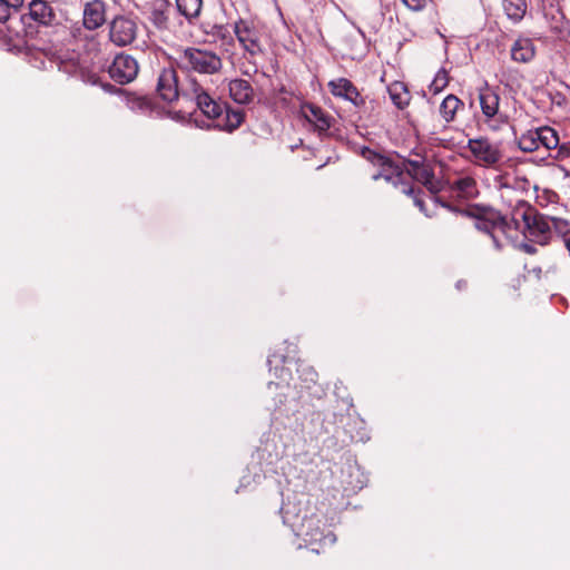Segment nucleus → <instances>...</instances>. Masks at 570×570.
Returning <instances> with one entry per match:
<instances>
[{
	"label": "nucleus",
	"mask_w": 570,
	"mask_h": 570,
	"mask_svg": "<svg viewBox=\"0 0 570 570\" xmlns=\"http://www.w3.org/2000/svg\"><path fill=\"white\" fill-rule=\"evenodd\" d=\"M157 92L160 98L171 102L179 97V88L176 71L173 68L164 69L158 77ZM181 96L195 101L197 108L208 118H217L222 115V107L216 102L197 82L195 78H189L180 89Z\"/></svg>",
	"instance_id": "obj_1"
},
{
	"label": "nucleus",
	"mask_w": 570,
	"mask_h": 570,
	"mask_svg": "<svg viewBox=\"0 0 570 570\" xmlns=\"http://www.w3.org/2000/svg\"><path fill=\"white\" fill-rule=\"evenodd\" d=\"M462 215L473 219L475 229L489 235L495 249L503 248L508 223L499 212L490 207L472 206Z\"/></svg>",
	"instance_id": "obj_2"
},
{
	"label": "nucleus",
	"mask_w": 570,
	"mask_h": 570,
	"mask_svg": "<svg viewBox=\"0 0 570 570\" xmlns=\"http://www.w3.org/2000/svg\"><path fill=\"white\" fill-rule=\"evenodd\" d=\"M178 66L198 73L214 75L223 67L220 57L214 51L188 47L178 52Z\"/></svg>",
	"instance_id": "obj_3"
},
{
	"label": "nucleus",
	"mask_w": 570,
	"mask_h": 570,
	"mask_svg": "<svg viewBox=\"0 0 570 570\" xmlns=\"http://www.w3.org/2000/svg\"><path fill=\"white\" fill-rule=\"evenodd\" d=\"M466 150L473 164L487 168L497 166L503 157L500 144L484 137L469 139Z\"/></svg>",
	"instance_id": "obj_4"
},
{
	"label": "nucleus",
	"mask_w": 570,
	"mask_h": 570,
	"mask_svg": "<svg viewBox=\"0 0 570 570\" xmlns=\"http://www.w3.org/2000/svg\"><path fill=\"white\" fill-rule=\"evenodd\" d=\"M234 32L239 45L249 56L263 53L261 32L253 23L240 19L235 22Z\"/></svg>",
	"instance_id": "obj_5"
},
{
	"label": "nucleus",
	"mask_w": 570,
	"mask_h": 570,
	"mask_svg": "<svg viewBox=\"0 0 570 570\" xmlns=\"http://www.w3.org/2000/svg\"><path fill=\"white\" fill-rule=\"evenodd\" d=\"M523 219L529 233V236L541 245L548 244L552 236V222L550 216L527 212L523 214Z\"/></svg>",
	"instance_id": "obj_6"
},
{
	"label": "nucleus",
	"mask_w": 570,
	"mask_h": 570,
	"mask_svg": "<svg viewBox=\"0 0 570 570\" xmlns=\"http://www.w3.org/2000/svg\"><path fill=\"white\" fill-rule=\"evenodd\" d=\"M137 36L136 22L127 17H116L110 23L109 37L117 46L130 45Z\"/></svg>",
	"instance_id": "obj_7"
},
{
	"label": "nucleus",
	"mask_w": 570,
	"mask_h": 570,
	"mask_svg": "<svg viewBox=\"0 0 570 570\" xmlns=\"http://www.w3.org/2000/svg\"><path fill=\"white\" fill-rule=\"evenodd\" d=\"M479 101L484 120L490 125L491 128L497 129L498 126L490 122L498 120L503 121L502 115L499 114L500 97L498 92L485 85L479 90Z\"/></svg>",
	"instance_id": "obj_8"
},
{
	"label": "nucleus",
	"mask_w": 570,
	"mask_h": 570,
	"mask_svg": "<svg viewBox=\"0 0 570 570\" xmlns=\"http://www.w3.org/2000/svg\"><path fill=\"white\" fill-rule=\"evenodd\" d=\"M138 73L137 61L128 55H118L109 67L110 77L120 82L127 83L136 78Z\"/></svg>",
	"instance_id": "obj_9"
},
{
	"label": "nucleus",
	"mask_w": 570,
	"mask_h": 570,
	"mask_svg": "<svg viewBox=\"0 0 570 570\" xmlns=\"http://www.w3.org/2000/svg\"><path fill=\"white\" fill-rule=\"evenodd\" d=\"M301 114L320 132H325L331 128L332 117L313 104L302 105Z\"/></svg>",
	"instance_id": "obj_10"
},
{
	"label": "nucleus",
	"mask_w": 570,
	"mask_h": 570,
	"mask_svg": "<svg viewBox=\"0 0 570 570\" xmlns=\"http://www.w3.org/2000/svg\"><path fill=\"white\" fill-rule=\"evenodd\" d=\"M330 91L333 96L351 101L355 106L363 104L356 87L346 78L333 79L328 82Z\"/></svg>",
	"instance_id": "obj_11"
},
{
	"label": "nucleus",
	"mask_w": 570,
	"mask_h": 570,
	"mask_svg": "<svg viewBox=\"0 0 570 570\" xmlns=\"http://www.w3.org/2000/svg\"><path fill=\"white\" fill-rule=\"evenodd\" d=\"M406 171L412 178L425 185L430 190L434 189V176L431 166L424 160H409Z\"/></svg>",
	"instance_id": "obj_12"
},
{
	"label": "nucleus",
	"mask_w": 570,
	"mask_h": 570,
	"mask_svg": "<svg viewBox=\"0 0 570 570\" xmlns=\"http://www.w3.org/2000/svg\"><path fill=\"white\" fill-rule=\"evenodd\" d=\"M105 22V6L95 0L86 4L83 10V24L89 30H95Z\"/></svg>",
	"instance_id": "obj_13"
},
{
	"label": "nucleus",
	"mask_w": 570,
	"mask_h": 570,
	"mask_svg": "<svg viewBox=\"0 0 570 570\" xmlns=\"http://www.w3.org/2000/svg\"><path fill=\"white\" fill-rule=\"evenodd\" d=\"M535 56V47L529 38H518L511 47V58L515 62L528 63Z\"/></svg>",
	"instance_id": "obj_14"
},
{
	"label": "nucleus",
	"mask_w": 570,
	"mask_h": 570,
	"mask_svg": "<svg viewBox=\"0 0 570 570\" xmlns=\"http://www.w3.org/2000/svg\"><path fill=\"white\" fill-rule=\"evenodd\" d=\"M230 98L240 105L248 104L254 98V90L245 79H234L229 82Z\"/></svg>",
	"instance_id": "obj_15"
},
{
	"label": "nucleus",
	"mask_w": 570,
	"mask_h": 570,
	"mask_svg": "<svg viewBox=\"0 0 570 570\" xmlns=\"http://www.w3.org/2000/svg\"><path fill=\"white\" fill-rule=\"evenodd\" d=\"M30 18L41 24L48 26L52 22L55 14L48 2L33 0L29 4Z\"/></svg>",
	"instance_id": "obj_16"
},
{
	"label": "nucleus",
	"mask_w": 570,
	"mask_h": 570,
	"mask_svg": "<svg viewBox=\"0 0 570 570\" xmlns=\"http://www.w3.org/2000/svg\"><path fill=\"white\" fill-rule=\"evenodd\" d=\"M453 190L458 194V196L472 199L479 195L476 180L471 176H461L453 183Z\"/></svg>",
	"instance_id": "obj_17"
},
{
	"label": "nucleus",
	"mask_w": 570,
	"mask_h": 570,
	"mask_svg": "<svg viewBox=\"0 0 570 570\" xmlns=\"http://www.w3.org/2000/svg\"><path fill=\"white\" fill-rule=\"evenodd\" d=\"M392 102L399 108H405L411 100V94L404 82L394 81L387 87Z\"/></svg>",
	"instance_id": "obj_18"
},
{
	"label": "nucleus",
	"mask_w": 570,
	"mask_h": 570,
	"mask_svg": "<svg viewBox=\"0 0 570 570\" xmlns=\"http://www.w3.org/2000/svg\"><path fill=\"white\" fill-rule=\"evenodd\" d=\"M379 178H384L395 188H400L403 194L411 195L414 191L412 187H407L406 184L403 183V174L393 169L391 166L384 167L383 173L373 175V179L377 180Z\"/></svg>",
	"instance_id": "obj_19"
},
{
	"label": "nucleus",
	"mask_w": 570,
	"mask_h": 570,
	"mask_svg": "<svg viewBox=\"0 0 570 570\" xmlns=\"http://www.w3.org/2000/svg\"><path fill=\"white\" fill-rule=\"evenodd\" d=\"M170 4L165 0H158L151 10L150 20L158 29H166L169 21Z\"/></svg>",
	"instance_id": "obj_20"
},
{
	"label": "nucleus",
	"mask_w": 570,
	"mask_h": 570,
	"mask_svg": "<svg viewBox=\"0 0 570 570\" xmlns=\"http://www.w3.org/2000/svg\"><path fill=\"white\" fill-rule=\"evenodd\" d=\"M502 6L507 17L513 22L521 21L528 8L525 0H502Z\"/></svg>",
	"instance_id": "obj_21"
},
{
	"label": "nucleus",
	"mask_w": 570,
	"mask_h": 570,
	"mask_svg": "<svg viewBox=\"0 0 570 570\" xmlns=\"http://www.w3.org/2000/svg\"><path fill=\"white\" fill-rule=\"evenodd\" d=\"M463 106L462 101L454 95H448L440 105V115L445 122L455 119L456 111Z\"/></svg>",
	"instance_id": "obj_22"
},
{
	"label": "nucleus",
	"mask_w": 570,
	"mask_h": 570,
	"mask_svg": "<svg viewBox=\"0 0 570 570\" xmlns=\"http://www.w3.org/2000/svg\"><path fill=\"white\" fill-rule=\"evenodd\" d=\"M178 11L188 20L198 17L202 10V0H176Z\"/></svg>",
	"instance_id": "obj_23"
},
{
	"label": "nucleus",
	"mask_w": 570,
	"mask_h": 570,
	"mask_svg": "<svg viewBox=\"0 0 570 570\" xmlns=\"http://www.w3.org/2000/svg\"><path fill=\"white\" fill-rule=\"evenodd\" d=\"M537 134L540 135L538 137L539 146L544 147L546 149H553L559 144V137L554 129L550 127H541L535 129Z\"/></svg>",
	"instance_id": "obj_24"
},
{
	"label": "nucleus",
	"mask_w": 570,
	"mask_h": 570,
	"mask_svg": "<svg viewBox=\"0 0 570 570\" xmlns=\"http://www.w3.org/2000/svg\"><path fill=\"white\" fill-rule=\"evenodd\" d=\"M538 137L540 135L537 134L535 129L521 135L518 141L520 149L527 153L538 150L540 148Z\"/></svg>",
	"instance_id": "obj_25"
},
{
	"label": "nucleus",
	"mask_w": 570,
	"mask_h": 570,
	"mask_svg": "<svg viewBox=\"0 0 570 570\" xmlns=\"http://www.w3.org/2000/svg\"><path fill=\"white\" fill-rule=\"evenodd\" d=\"M448 72L445 69H440L430 85V90L433 94H439L448 86Z\"/></svg>",
	"instance_id": "obj_26"
},
{
	"label": "nucleus",
	"mask_w": 570,
	"mask_h": 570,
	"mask_svg": "<svg viewBox=\"0 0 570 570\" xmlns=\"http://www.w3.org/2000/svg\"><path fill=\"white\" fill-rule=\"evenodd\" d=\"M244 119V112L243 110L236 109V110H228L227 111V127L228 130H234L237 127L240 126Z\"/></svg>",
	"instance_id": "obj_27"
},
{
	"label": "nucleus",
	"mask_w": 570,
	"mask_h": 570,
	"mask_svg": "<svg viewBox=\"0 0 570 570\" xmlns=\"http://www.w3.org/2000/svg\"><path fill=\"white\" fill-rule=\"evenodd\" d=\"M551 222H552V233L556 232L557 234H560V235H564L568 233V222L562 219V218H558V217H550Z\"/></svg>",
	"instance_id": "obj_28"
},
{
	"label": "nucleus",
	"mask_w": 570,
	"mask_h": 570,
	"mask_svg": "<svg viewBox=\"0 0 570 570\" xmlns=\"http://www.w3.org/2000/svg\"><path fill=\"white\" fill-rule=\"evenodd\" d=\"M402 2L412 10H421L425 7L428 0H402Z\"/></svg>",
	"instance_id": "obj_29"
},
{
	"label": "nucleus",
	"mask_w": 570,
	"mask_h": 570,
	"mask_svg": "<svg viewBox=\"0 0 570 570\" xmlns=\"http://www.w3.org/2000/svg\"><path fill=\"white\" fill-rule=\"evenodd\" d=\"M11 12L4 0H0V22H4L9 19Z\"/></svg>",
	"instance_id": "obj_30"
},
{
	"label": "nucleus",
	"mask_w": 570,
	"mask_h": 570,
	"mask_svg": "<svg viewBox=\"0 0 570 570\" xmlns=\"http://www.w3.org/2000/svg\"><path fill=\"white\" fill-rule=\"evenodd\" d=\"M8 4L10 12L17 11L22 4L23 0H4Z\"/></svg>",
	"instance_id": "obj_31"
},
{
	"label": "nucleus",
	"mask_w": 570,
	"mask_h": 570,
	"mask_svg": "<svg viewBox=\"0 0 570 570\" xmlns=\"http://www.w3.org/2000/svg\"><path fill=\"white\" fill-rule=\"evenodd\" d=\"M304 374H305V381H311V382H314L317 374L315 373V371L313 368H305L304 370Z\"/></svg>",
	"instance_id": "obj_32"
},
{
	"label": "nucleus",
	"mask_w": 570,
	"mask_h": 570,
	"mask_svg": "<svg viewBox=\"0 0 570 570\" xmlns=\"http://www.w3.org/2000/svg\"><path fill=\"white\" fill-rule=\"evenodd\" d=\"M414 204L420 208L421 212L425 213V215H428V213L425 212V203L423 199H421L420 197L415 196L414 197Z\"/></svg>",
	"instance_id": "obj_33"
},
{
	"label": "nucleus",
	"mask_w": 570,
	"mask_h": 570,
	"mask_svg": "<svg viewBox=\"0 0 570 570\" xmlns=\"http://www.w3.org/2000/svg\"><path fill=\"white\" fill-rule=\"evenodd\" d=\"M216 29H217V31H216V33H215V35H216L217 37H220V38H225V37H226V35H227V32H228V31H227V29H226L225 27L219 26V27H216Z\"/></svg>",
	"instance_id": "obj_34"
},
{
	"label": "nucleus",
	"mask_w": 570,
	"mask_h": 570,
	"mask_svg": "<svg viewBox=\"0 0 570 570\" xmlns=\"http://www.w3.org/2000/svg\"><path fill=\"white\" fill-rule=\"evenodd\" d=\"M524 249L529 254H533L534 253V248L531 245H524Z\"/></svg>",
	"instance_id": "obj_35"
}]
</instances>
